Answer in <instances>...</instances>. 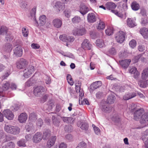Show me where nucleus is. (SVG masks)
Segmentation results:
<instances>
[{"label":"nucleus","mask_w":148,"mask_h":148,"mask_svg":"<svg viewBox=\"0 0 148 148\" xmlns=\"http://www.w3.org/2000/svg\"><path fill=\"white\" fill-rule=\"evenodd\" d=\"M25 128L27 131L29 132L33 129V126L32 124L29 123V125H27L25 126Z\"/></svg>","instance_id":"obj_64"},{"label":"nucleus","mask_w":148,"mask_h":148,"mask_svg":"<svg viewBox=\"0 0 148 148\" xmlns=\"http://www.w3.org/2000/svg\"><path fill=\"white\" fill-rule=\"evenodd\" d=\"M111 12L119 17L122 18L123 17V15L116 10H112Z\"/></svg>","instance_id":"obj_55"},{"label":"nucleus","mask_w":148,"mask_h":148,"mask_svg":"<svg viewBox=\"0 0 148 148\" xmlns=\"http://www.w3.org/2000/svg\"><path fill=\"white\" fill-rule=\"evenodd\" d=\"M101 84L102 83L100 81H97L93 82L90 86L89 89L90 92H92L94 90L100 86Z\"/></svg>","instance_id":"obj_13"},{"label":"nucleus","mask_w":148,"mask_h":148,"mask_svg":"<svg viewBox=\"0 0 148 148\" xmlns=\"http://www.w3.org/2000/svg\"><path fill=\"white\" fill-rule=\"evenodd\" d=\"M80 17L78 16H75L72 19V22L73 23H78L81 21Z\"/></svg>","instance_id":"obj_46"},{"label":"nucleus","mask_w":148,"mask_h":148,"mask_svg":"<svg viewBox=\"0 0 148 148\" xmlns=\"http://www.w3.org/2000/svg\"><path fill=\"white\" fill-rule=\"evenodd\" d=\"M108 53L111 55H114L116 54L117 51L115 49L114 47H112L108 51Z\"/></svg>","instance_id":"obj_53"},{"label":"nucleus","mask_w":148,"mask_h":148,"mask_svg":"<svg viewBox=\"0 0 148 148\" xmlns=\"http://www.w3.org/2000/svg\"><path fill=\"white\" fill-rule=\"evenodd\" d=\"M130 73L134 74V77L137 79L140 73L137 71L136 68L135 67H133L129 69Z\"/></svg>","instance_id":"obj_25"},{"label":"nucleus","mask_w":148,"mask_h":148,"mask_svg":"<svg viewBox=\"0 0 148 148\" xmlns=\"http://www.w3.org/2000/svg\"><path fill=\"white\" fill-rule=\"evenodd\" d=\"M105 28V24L104 22L100 20L99 21L96 26V28L98 30H102L104 29Z\"/></svg>","instance_id":"obj_29"},{"label":"nucleus","mask_w":148,"mask_h":148,"mask_svg":"<svg viewBox=\"0 0 148 148\" xmlns=\"http://www.w3.org/2000/svg\"><path fill=\"white\" fill-rule=\"evenodd\" d=\"M4 129L5 131L8 133L14 135L18 134L20 132V129L18 127L10 125L5 124Z\"/></svg>","instance_id":"obj_2"},{"label":"nucleus","mask_w":148,"mask_h":148,"mask_svg":"<svg viewBox=\"0 0 148 148\" xmlns=\"http://www.w3.org/2000/svg\"><path fill=\"white\" fill-rule=\"evenodd\" d=\"M7 31L8 28L6 27L2 26L0 29V34L3 35L5 34H6L8 33Z\"/></svg>","instance_id":"obj_43"},{"label":"nucleus","mask_w":148,"mask_h":148,"mask_svg":"<svg viewBox=\"0 0 148 148\" xmlns=\"http://www.w3.org/2000/svg\"><path fill=\"white\" fill-rule=\"evenodd\" d=\"M144 54L145 53L143 54H139L135 56L133 59L134 62L135 63L138 62L139 59H140L141 61H144L145 58L143 57V56Z\"/></svg>","instance_id":"obj_36"},{"label":"nucleus","mask_w":148,"mask_h":148,"mask_svg":"<svg viewBox=\"0 0 148 148\" xmlns=\"http://www.w3.org/2000/svg\"><path fill=\"white\" fill-rule=\"evenodd\" d=\"M140 32L145 38H148V29L147 28L144 27L141 28Z\"/></svg>","instance_id":"obj_27"},{"label":"nucleus","mask_w":148,"mask_h":148,"mask_svg":"<svg viewBox=\"0 0 148 148\" xmlns=\"http://www.w3.org/2000/svg\"><path fill=\"white\" fill-rule=\"evenodd\" d=\"M53 123V124L56 126L59 125L60 121L59 119L56 118L54 116H53L52 117Z\"/></svg>","instance_id":"obj_42"},{"label":"nucleus","mask_w":148,"mask_h":148,"mask_svg":"<svg viewBox=\"0 0 148 148\" xmlns=\"http://www.w3.org/2000/svg\"><path fill=\"white\" fill-rule=\"evenodd\" d=\"M67 36L66 35H61L59 36V38L60 40L63 42H66L67 40Z\"/></svg>","instance_id":"obj_60"},{"label":"nucleus","mask_w":148,"mask_h":148,"mask_svg":"<svg viewBox=\"0 0 148 148\" xmlns=\"http://www.w3.org/2000/svg\"><path fill=\"white\" fill-rule=\"evenodd\" d=\"M148 23V19L146 18H142L141 19V24L143 25H145Z\"/></svg>","instance_id":"obj_62"},{"label":"nucleus","mask_w":148,"mask_h":148,"mask_svg":"<svg viewBox=\"0 0 148 148\" xmlns=\"http://www.w3.org/2000/svg\"><path fill=\"white\" fill-rule=\"evenodd\" d=\"M131 62L130 59H126L119 60V62L120 65L124 68H127L129 66Z\"/></svg>","instance_id":"obj_17"},{"label":"nucleus","mask_w":148,"mask_h":148,"mask_svg":"<svg viewBox=\"0 0 148 148\" xmlns=\"http://www.w3.org/2000/svg\"><path fill=\"white\" fill-rule=\"evenodd\" d=\"M42 138V134L41 133L38 132L34 135L33 140L34 142L38 143L40 142Z\"/></svg>","instance_id":"obj_19"},{"label":"nucleus","mask_w":148,"mask_h":148,"mask_svg":"<svg viewBox=\"0 0 148 148\" xmlns=\"http://www.w3.org/2000/svg\"><path fill=\"white\" fill-rule=\"evenodd\" d=\"M48 106V108L47 109L49 110H51L54 106V103L53 100H51L49 101L47 105Z\"/></svg>","instance_id":"obj_50"},{"label":"nucleus","mask_w":148,"mask_h":148,"mask_svg":"<svg viewBox=\"0 0 148 148\" xmlns=\"http://www.w3.org/2000/svg\"><path fill=\"white\" fill-rule=\"evenodd\" d=\"M136 96V94L135 92L126 94L123 96V99L125 100H128Z\"/></svg>","instance_id":"obj_30"},{"label":"nucleus","mask_w":148,"mask_h":148,"mask_svg":"<svg viewBox=\"0 0 148 148\" xmlns=\"http://www.w3.org/2000/svg\"><path fill=\"white\" fill-rule=\"evenodd\" d=\"M143 79H146L148 76V68L145 69L142 73Z\"/></svg>","instance_id":"obj_41"},{"label":"nucleus","mask_w":148,"mask_h":148,"mask_svg":"<svg viewBox=\"0 0 148 148\" xmlns=\"http://www.w3.org/2000/svg\"><path fill=\"white\" fill-rule=\"evenodd\" d=\"M132 9L134 11H137L140 8V5L136 1L133 2L131 5Z\"/></svg>","instance_id":"obj_35"},{"label":"nucleus","mask_w":148,"mask_h":148,"mask_svg":"<svg viewBox=\"0 0 148 148\" xmlns=\"http://www.w3.org/2000/svg\"><path fill=\"white\" fill-rule=\"evenodd\" d=\"M36 8H33L30 11V15H29V17H31L35 22V25L36 26L39 25L42 26L44 25L46 22V17L45 15H42L39 17V20L38 22L37 21L35 18Z\"/></svg>","instance_id":"obj_1"},{"label":"nucleus","mask_w":148,"mask_h":148,"mask_svg":"<svg viewBox=\"0 0 148 148\" xmlns=\"http://www.w3.org/2000/svg\"><path fill=\"white\" fill-rule=\"evenodd\" d=\"M51 135V132L50 130L48 129H45L43 132V134L42 136V138L44 140H46Z\"/></svg>","instance_id":"obj_31"},{"label":"nucleus","mask_w":148,"mask_h":148,"mask_svg":"<svg viewBox=\"0 0 148 148\" xmlns=\"http://www.w3.org/2000/svg\"><path fill=\"white\" fill-rule=\"evenodd\" d=\"M140 122L143 127L148 125V112H145L143 115Z\"/></svg>","instance_id":"obj_8"},{"label":"nucleus","mask_w":148,"mask_h":148,"mask_svg":"<svg viewBox=\"0 0 148 148\" xmlns=\"http://www.w3.org/2000/svg\"><path fill=\"white\" fill-rule=\"evenodd\" d=\"M53 25L55 27L59 28L62 25V20L59 18H56L53 21Z\"/></svg>","instance_id":"obj_22"},{"label":"nucleus","mask_w":148,"mask_h":148,"mask_svg":"<svg viewBox=\"0 0 148 148\" xmlns=\"http://www.w3.org/2000/svg\"><path fill=\"white\" fill-rule=\"evenodd\" d=\"M28 64V62L25 59L21 58L16 62V66L19 69H21L25 67Z\"/></svg>","instance_id":"obj_3"},{"label":"nucleus","mask_w":148,"mask_h":148,"mask_svg":"<svg viewBox=\"0 0 148 148\" xmlns=\"http://www.w3.org/2000/svg\"><path fill=\"white\" fill-rule=\"evenodd\" d=\"M101 109L104 112L109 113L112 111V107L106 102H105L103 105H102Z\"/></svg>","instance_id":"obj_12"},{"label":"nucleus","mask_w":148,"mask_h":148,"mask_svg":"<svg viewBox=\"0 0 148 148\" xmlns=\"http://www.w3.org/2000/svg\"><path fill=\"white\" fill-rule=\"evenodd\" d=\"M96 43L97 46L100 48L103 47L106 45L105 43L102 39H97Z\"/></svg>","instance_id":"obj_38"},{"label":"nucleus","mask_w":148,"mask_h":148,"mask_svg":"<svg viewBox=\"0 0 148 148\" xmlns=\"http://www.w3.org/2000/svg\"><path fill=\"white\" fill-rule=\"evenodd\" d=\"M61 118L62 119L63 121L67 123H71L73 122V119L71 117H61Z\"/></svg>","instance_id":"obj_37"},{"label":"nucleus","mask_w":148,"mask_h":148,"mask_svg":"<svg viewBox=\"0 0 148 148\" xmlns=\"http://www.w3.org/2000/svg\"><path fill=\"white\" fill-rule=\"evenodd\" d=\"M19 106L17 104H14L11 106L10 108L12 110L14 111H16L19 109Z\"/></svg>","instance_id":"obj_58"},{"label":"nucleus","mask_w":148,"mask_h":148,"mask_svg":"<svg viewBox=\"0 0 148 148\" xmlns=\"http://www.w3.org/2000/svg\"><path fill=\"white\" fill-rule=\"evenodd\" d=\"M87 19L89 23H94L97 20V18L95 14L93 13H89L87 15Z\"/></svg>","instance_id":"obj_11"},{"label":"nucleus","mask_w":148,"mask_h":148,"mask_svg":"<svg viewBox=\"0 0 148 148\" xmlns=\"http://www.w3.org/2000/svg\"><path fill=\"white\" fill-rule=\"evenodd\" d=\"M23 51L21 47H16L14 49V54L16 56L20 57L22 55Z\"/></svg>","instance_id":"obj_20"},{"label":"nucleus","mask_w":148,"mask_h":148,"mask_svg":"<svg viewBox=\"0 0 148 148\" xmlns=\"http://www.w3.org/2000/svg\"><path fill=\"white\" fill-rule=\"evenodd\" d=\"M22 32L23 35L24 37H26L28 36V29L23 27L22 29Z\"/></svg>","instance_id":"obj_57"},{"label":"nucleus","mask_w":148,"mask_h":148,"mask_svg":"<svg viewBox=\"0 0 148 148\" xmlns=\"http://www.w3.org/2000/svg\"><path fill=\"white\" fill-rule=\"evenodd\" d=\"M6 39L8 41H11L13 39V37L11 34H8V33L6 34Z\"/></svg>","instance_id":"obj_59"},{"label":"nucleus","mask_w":148,"mask_h":148,"mask_svg":"<svg viewBox=\"0 0 148 148\" xmlns=\"http://www.w3.org/2000/svg\"><path fill=\"white\" fill-rule=\"evenodd\" d=\"M129 45L132 48H134L136 45V42L134 40H132L129 42Z\"/></svg>","instance_id":"obj_56"},{"label":"nucleus","mask_w":148,"mask_h":148,"mask_svg":"<svg viewBox=\"0 0 148 148\" xmlns=\"http://www.w3.org/2000/svg\"><path fill=\"white\" fill-rule=\"evenodd\" d=\"M34 71V67L32 65L29 66L25 69L23 71L24 77L28 78L30 77Z\"/></svg>","instance_id":"obj_5"},{"label":"nucleus","mask_w":148,"mask_h":148,"mask_svg":"<svg viewBox=\"0 0 148 148\" xmlns=\"http://www.w3.org/2000/svg\"><path fill=\"white\" fill-rule=\"evenodd\" d=\"M65 16L67 18H69L71 16V11L69 9H66L64 12Z\"/></svg>","instance_id":"obj_54"},{"label":"nucleus","mask_w":148,"mask_h":148,"mask_svg":"<svg viewBox=\"0 0 148 148\" xmlns=\"http://www.w3.org/2000/svg\"><path fill=\"white\" fill-rule=\"evenodd\" d=\"M89 11V9L88 7L84 5H81L80 6L79 12L83 15L86 14Z\"/></svg>","instance_id":"obj_26"},{"label":"nucleus","mask_w":148,"mask_h":148,"mask_svg":"<svg viewBox=\"0 0 148 148\" xmlns=\"http://www.w3.org/2000/svg\"><path fill=\"white\" fill-rule=\"evenodd\" d=\"M45 89L41 86H37L34 91V94L35 96H40L45 91Z\"/></svg>","instance_id":"obj_7"},{"label":"nucleus","mask_w":148,"mask_h":148,"mask_svg":"<svg viewBox=\"0 0 148 148\" xmlns=\"http://www.w3.org/2000/svg\"><path fill=\"white\" fill-rule=\"evenodd\" d=\"M106 8L110 10L112 9H114L116 7V5L115 4L112 2H107L106 4Z\"/></svg>","instance_id":"obj_34"},{"label":"nucleus","mask_w":148,"mask_h":148,"mask_svg":"<svg viewBox=\"0 0 148 148\" xmlns=\"http://www.w3.org/2000/svg\"><path fill=\"white\" fill-rule=\"evenodd\" d=\"M25 143L24 139H21L17 142V145L19 147H25L26 146Z\"/></svg>","instance_id":"obj_49"},{"label":"nucleus","mask_w":148,"mask_h":148,"mask_svg":"<svg viewBox=\"0 0 148 148\" xmlns=\"http://www.w3.org/2000/svg\"><path fill=\"white\" fill-rule=\"evenodd\" d=\"M128 52L127 51L125 50L120 52L119 54V57L120 58H123L127 57L128 55Z\"/></svg>","instance_id":"obj_39"},{"label":"nucleus","mask_w":148,"mask_h":148,"mask_svg":"<svg viewBox=\"0 0 148 148\" xmlns=\"http://www.w3.org/2000/svg\"><path fill=\"white\" fill-rule=\"evenodd\" d=\"M136 19L134 20L132 18H128L127 20V25L130 27L132 28L137 25L135 21Z\"/></svg>","instance_id":"obj_21"},{"label":"nucleus","mask_w":148,"mask_h":148,"mask_svg":"<svg viewBox=\"0 0 148 148\" xmlns=\"http://www.w3.org/2000/svg\"><path fill=\"white\" fill-rule=\"evenodd\" d=\"M12 48V46L11 44L7 43L3 46L2 50L5 52L9 53L11 51Z\"/></svg>","instance_id":"obj_24"},{"label":"nucleus","mask_w":148,"mask_h":148,"mask_svg":"<svg viewBox=\"0 0 148 148\" xmlns=\"http://www.w3.org/2000/svg\"><path fill=\"white\" fill-rule=\"evenodd\" d=\"M15 145L14 143L11 142L8 143L5 146H3L2 148H14Z\"/></svg>","instance_id":"obj_45"},{"label":"nucleus","mask_w":148,"mask_h":148,"mask_svg":"<svg viewBox=\"0 0 148 148\" xmlns=\"http://www.w3.org/2000/svg\"><path fill=\"white\" fill-rule=\"evenodd\" d=\"M43 124V121L41 118L39 119L36 121V125L37 128H40Z\"/></svg>","instance_id":"obj_48"},{"label":"nucleus","mask_w":148,"mask_h":148,"mask_svg":"<svg viewBox=\"0 0 148 148\" xmlns=\"http://www.w3.org/2000/svg\"><path fill=\"white\" fill-rule=\"evenodd\" d=\"M86 143L84 141H82L78 144L76 148H86Z\"/></svg>","instance_id":"obj_52"},{"label":"nucleus","mask_w":148,"mask_h":148,"mask_svg":"<svg viewBox=\"0 0 148 148\" xmlns=\"http://www.w3.org/2000/svg\"><path fill=\"white\" fill-rule=\"evenodd\" d=\"M92 127L93 128L95 133L97 135H100V130L99 128L93 124L92 125Z\"/></svg>","instance_id":"obj_51"},{"label":"nucleus","mask_w":148,"mask_h":148,"mask_svg":"<svg viewBox=\"0 0 148 148\" xmlns=\"http://www.w3.org/2000/svg\"><path fill=\"white\" fill-rule=\"evenodd\" d=\"M86 29L83 27H81L77 28H75L73 30L72 33L75 36H82L86 33Z\"/></svg>","instance_id":"obj_4"},{"label":"nucleus","mask_w":148,"mask_h":148,"mask_svg":"<svg viewBox=\"0 0 148 148\" xmlns=\"http://www.w3.org/2000/svg\"><path fill=\"white\" fill-rule=\"evenodd\" d=\"M36 82V80L33 78H31L26 82L25 85L27 86H30L35 84Z\"/></svg>","instance_id":"obj_40"},{"label":"nucleus","mask_w":148,"mask_h":148,"mask_svg":"<svg viewBox=\"0 0 148 148\" xmlns=\"http://www.w3.org/2000/svg\"><path fill=\"white\" fill-rule=\"evenodd\" d=\"M77 125L83 130H87L88 129V124L87 123L85 122L82 123L80 122L79 124L78 123L77 124Z\"/></svg>","instance_id":"obj_32"},{"label":"nucleus","mask_w":148,"mask_h":148,"mask_svg":"<svg viewBox=\"0 0 148 148\" xmlns=\"http://www.w3.org/2000/svg\"><path fill=\"white\" fill-rule=\"evenodd\" d=\"M81 47L84 50H89L91 49V45L88 39H85L82 42Z\"/></svg>","instance_id":"obj_18"},{"label":"nucleus","mask_w":148,"mask_h":148,"mask_svg":"<svg viewBox=\"0 0 148 148\" xmlns=\"http://www.w3.org/2000/svg\"><path fill=\"white\" fill-rule=\"evenodd\" d=\"M53 7L56 10V11L59 12L65 8V5L60 1H57L56 3Z\"/></svg>","instance_id":"obj_15"},{"label":"nucleus","mask_w":148,"mask_h":148,"mask_svg":"<svg viewBox=\"0 0 148 148\" xmlns=\"http://www.w3.org/2000/svg\"><path fill=\"white\" fill-rule=\"evenodd\" d=\"M36 115L34 113H31L29 115V119L30 120H34L36 119Z\"/></svg>","instance_id":"obj_61"},{"label":"nucleus","mask_w":148,"mask_h":148,"mask_svg":"<svg viewBox=\"0 0 148 148\" xmlns=\"http://www.w3.org/2000/svg\"><path fill=\"white\" fill-rule=\"evenodd\" d=\"M125 39V34L123 32L120 31L118 32L115 36L117 42L120 43H123Z\"/></svg>","instance_id":"obj_6"},{"label":"nucleus","mask_w":148,"mask_h":148,"mask_svg":"<svg viewBox=\"0 0 148 148\" xmlns=\"http://www.w3.org/2000/svg\"><path fill=\"white\" fill-rule=\"evenodd\" d=\"M116 97L114 95H110L107 98L106 103L107 104L109 103L110 104L113 103Z\"/></svg>","instance_id":"obj_33"},{"label":"nucleus","mask_w":148,"mask_h":148,"mask_svg":"<svg viewBox=\"0 0 148 148\" xmlns=\"http://www.w3.org/2000/svg\"><path fill=\"white\" fill-rule=\"evenodd\" d=\"M9 83L8 82H6L3 84L2 88L0 87V98L4 96L3 92L6 90L9 87Z\"/></svg>","instance_id":"obj_14"},{"label":"nucleus","mask_w":148,"mask_h":148,"mask_svg":"<svg viewBox=\"0 0 148 148\" xmlns=\"http://www.w3.org/2000/svg\"><path fill=\"white\" fill-rule=\"evenodd\" d=\"M4 116L8 120H12L14 117V115L12 112L9 109L4 110L3 112Z\"/></svg>","instance_id":"obj_9"},{"label":"nucleus","mask_w":148,"mask_h":148,"mask_svg":"<svg viewBox=\"0 0 148 148\" xmlns=\"http://www.w3.org/2000/svg\"><path fill=\"white\" fill-rule=\"evenodd\" d=\"M66 79L68 83L70 85L72 86L73 85L74 82L71 75L70 74H68L67 75Z\"/></svg>","instance_id":"obj_44"},{"label":"nucleus","mask_w":148,"mask_h":148,"mask_svg":"<svg viewBox=\"0 0 148 148\" xmlns=\"http://www.w3.org/2000/svg\"><path fill=\"white\" fill-rule=\"evenodd\" d=\"M27 118V114L25 113H23L18 116V120L20 123H24L26 121Z\"/></svg>","instance_id":"obj_23"},{"label":"nucleus","mask_w":148,"mask_h":148,"mask_svg":"<svg viewBox=\"0 0 148 148\" xmlns=\"http://www.w3.org/2000/svg\"><path fill=\"white\" fill-rule=\"evenodd\" d=\"M56 136H51L48 140L47 144V147L49 148H51L54 145L56 140Z\"/></svg>","instance_id":"obj_16"},{"label":"nucleus","mask_w":148,"mask_h":148,"mask_svg":"<svg viewBox=\"0 0 148 148\" xmlns=\"http://www.w3.org/2000/svg\"><path fill=\"white\" fill-rule=\"evenodd\" d=\"M145 113H144V111L142 109H140L135 111L134 114V119L136 120H138L140 118L141 119V117Z\"/></svg>","instance_id":"obj_10"},{"label":"nucleus","mask_w":148,"mask_h":148,"mask_svg":"<svg viewBox=\"0 0 148 148\" xmlns=\"http://www.w3.org/2000/svg\"><path fill=\"white\" fill-rule=\"evenodd\" d=\"M74 38L72 36H67L66 42H73L74 41Z\"/></svg>","instance_id":"obj_63"},{"label":"nucleus","mask_w":148,"mask_h":148,"mask_svg":"<svg viewBox=\"0 0 148 148\" xmlns=\"http://www.w3.org/2000/svg\"><path fill=\"white\" fill-rule=\"evenodd\" d=\"M113 32V29L111 27H109L106 29L105 32L107 35L110 36L112 35Z\"/></svg>","instance_id":"obj_47"},{"label":"nucleus","mask_w":148,"mask_h":148,"mask_svg":"<svg viewBox=\"0 0 148 148\" xmlns=\"http://www.w3.org/2000/svg\"><path fill=\"white\" fill-rule=\"evenodd\" d=\"M108 120L110 121H112L115 123H118L120 121V119L117 114L112 115L110 117L108 118Z\"/></svg>","instance_id":"obj_28"}]
</instances>
